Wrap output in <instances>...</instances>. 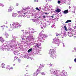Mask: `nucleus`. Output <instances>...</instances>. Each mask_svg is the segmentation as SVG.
Wrapping results in <instances>:
<instances>
[{
    "label": "nucleus",
    "mask_w": 76,
    "mask_h": 76,
    "mask_svg": "<svg viewBox=\"0 0 76 76\" xmlns=\"http://www.w3.org/2000/svg\"><path fill=\"white\" fill-rule=\"evenodd\" d=\"M60 3H61V2L60 1H58V4H60Z\"/></svg>",
    "instance_id": "34"
},
{
    "label": "nucleus",
    "mask_w": 76,
    "mask_h": 76,
    "mask_svg": "<svg viewBox=\"0 0 76 76\" xmlns=\"http://www.w3.org/2000/svg\"><path fill=\"white\" fill-rule=\"evenodd\" d=\"M13 8H12V7H10L9 9H8V12H11L12 11V10H13Z\"/></svg>",
    "instance_id": "13"
},
{
    "label": "nucleus",
    "mask_w": 76,
    "mask_h": 76,
    "mask_svg": "<svg viewBox=\"0 0 76 76\" xmlns=\"http://www.w3.org/2000/svg\"><path fill=\"white\" fill-rule=\"evenodd\" d=\"M13 66H15V64H14Z\"/></svg>",
    "instance_id": "58"
},
{
    "label": "nucleus",
    "mask_w": 76,
    "mask_h": 76,
    "mask_svg": "<svg viewBox=\"0 0 76 76\" xmlns=\"http://www.w3.org/2000/svg\"><path fill=\"white\" fill-rule=\"evenodd\" d=\"M55 51L53 49H50L49 50V54H51L50 57L52 58H54L56 57V54L54 53Z\"/></svg>",
    "instance_id": "4"
},
{
    "label": "nucleus",
    "mask_w": 76,
    "mask_h": 76,
    "mask_svg": "<svg viewBox=\"0 0 76 76\" xmlns=\"http://www.w3.org/2000/svg\"><path fill=\"white\" fill-rule=\"evenodd\" d=\"M56 35L57 37H58V36H60V35H61V34H56Z\"/></svg>",
    "instance_id": "28"
},
{
    "label": "nucleus",
    "mask_w": 76,
    "mask_h": 76,
    "mask_svg": "<svg viewBox=\"0 0 76 76\" xmlns=\"http://www.w3.org/2000/svg\"><path fill=\"white\" fill-rule=\"evenodd\" d=\"M72 13H75V11H72Z\"/></svg>",
    "instance_id": "49"
},
{
    "label": "nucleus",
    "mask_w": 76,
    "mask_h": 76,
    "mask_svg": "<svg viewBox=\"0 0 76 76\" xmlns=\"http://www.w3.org/2000/svg\"><path fill=\"white\" fill-rule=\"evenodd\" d=\"M43 6L44 7L45 10L46 11L48 10L51 7V6L47 4H45V6L44 5Z\"/></svg>",
    "instance_id": "8"
},
{
    "label": "nucleus",
    "mask_w": 76,
    "mask_h": 76,
    "mask_svg": "<svg viewBox=\"0 0 76 76\" xmlns=\"http://www.w3.org/2000/svg\"><path fill=\"white\" fill-rule=\"evenodd\" d=\"M41 21L39 22V24H41Z\"/></svg>",
    "instance_id": "48"
},
{
    "label": "nucleus",
    "mask_w": 76,
    "mask_h": 76,
    "mask_svg": "<svg viewBox=\"0 0 76 76\" xmlns=\"http://www.w3.org/2000/svg\"><path fill=\"white\" fill-rule=\"evenodd\" d=\"M38 75V73H37V72H35L34 73V76H37V75Z\"/></svg>",
    "instance_id": "17"
},
{
    "label": "nucleus",
    "mask_w": 76,
    "mask_h": 76,
    "mask_svg": "<svg viewBox=\"0 0 76 76\" xmlns=\"http://www.w3.org/2000/svg\"><path fill=\"white\" fill-rule=\"evenodd\" d=\"M41 75H45L44 74V72H42V73H41Z\"/></svg>",
    "instance_id": "40"
},
{
    "label": "nucleus",
    "mask_w": 76,
    "mask_h": 76,
    "mask_svg": "<svg viewBox=\"0 0 76 76\" xmlns=\"http://www.w3.org/2000/svg\"><path fill=\"white\" fill-rule=\"evenodd\" d=\"M4 65H5V64H4V63H3L1 64V66H2V68H3V67H4Z\"/></svg>",
    "instance_id": "25"
},
{
    "label": "nucleus",
    "mask_w": 76,
    "mask_h": 76,
    "mask_svg": "<svg viewBox=\"0 0 76 76\" xmlns=\"http://www.w3.org/2000/svg\"><path fill=\"white\" fill-rule=\"evenodd\" d=\"M52 28H53V27H54V25H53L52 26H51Z\"/></svg>",
    "instance_id": "41"
},
{
    "label": "nucleus",
    "mask_w": 76,
    "mask_h": 76,
    "mask_svg": "<svg viewBox=\"0 0 76 76\" xmlns=\"http://www.w3.org/2000/svg\"><path fill=\"white\" fill-rule=\"evenodd\" d=\"M71 0H65V1H70Z\"/></svg>",
    "instance_id": "45"
},
{
    "label": "nucleus",
    "mask_w": 76,
    "mask_h": 76,
    "mask_svg": "<svg viewBox=\"0 0 76 76\" xmlns=\"http://www.w3.org/2000/svg\"><path fill=\"white\" fill-rule=\"evenodd\" d=\"M73 7H75V6H73Z\"/></svg>",
    "instance_id": "60"
},
{
    "label": "nucleus",
    "mask_w": 76,
    "mask_h": 76,
    "mask_svg": "<svg viewBox=\"0 0 76 76\" xmlns=\"http://www.w3.org/2000/svg\"><path fill=\"white\" fill-rule=\"evenodd\" d=\"M25 15H23V17H25Z\"/></svg>",
    "instance_id": "57"
},
{
    "label": "nucleus",
    "mask_w": 76,
    "mask_h": 76,
    "mask_svg": "<svg viewBox=\"0 0 76 76\" xmlns=\"http://www.w3.org/2000/svg\"><path fill=\"white\" fill-rule=\"evenodd\" d=\"M7 22H6V23H5V24H7Z\"/></svg>",
    "instance_id": "54"
},
{
    "label": "nucleus",
    "mask_w": 76,
    "mask_h": 76,
    "mask_svg": "<svg viewBox=\"0 0 76 76\" xmlns=\"http://www.w3.org/2000/svg\"><path fill=\"white\" fill-rule=\"evenodd\" d=\"M10 66H9V65H8L7 66V68L8 67H10Z\"/></svg>",
    "instance_id": "44"
},
{
    "label": "nucleus",
    "mask_w": 76,
    "mask_h": 76,
    "mask_svg": "<svg viewBox=\"0 0 76 76\" xmlns=\"http://www.w3.org/2000/svg\"><path fill=\"white\" fill-rule=\"evenodd\" d=\"M13 39L11 41H7L1 46V48H13L15 47V45L18 44V41L16 40V37L15 36L12 35Z\"/></svg>",
    "instance_id": "2"
},
{
    "label": "nucleus",
    "mask_w": 76,
    "mask_h": 76,
    "mask_svg": "<svg viewBox=\"0 0 76 76\" xmlns=\"http://www.w3.org/2000/svg\"><path fill=\"white\" fill-rule=\"evenodd\" d=\"M23 10H26V9L25 8H23L22 10L20 11H18V13L19 14V15H18V18H19V17L21 16V17H22L23 16Z\"/></svg>",
    "instance_id": "7"
},
{
    "label": "nucleus",
    "mask_w": 76,
    "mask_h": 76,
    "mask_svg": "<svg viewBox=\"0 0 76 76\" xmlns=\"http://www.w3.org/2000/svg\"><path fill=\"white\" fill-rule=\"evenodd\" d=\"M26 31H27V30L25 32L23 33V36H25V35H27V36H28L29 34H27V32H26Z\"/></svg>",
    "instance_id": "14"
},
{
    "label": "nucleus",
    "mask_w": 76,
    "mask_h": 76,
    "mask_svg": "<svg viewBox=\"0 0 76 76\" xmlns=\"http://www.w3.org/2000/svg\"><path fill=\"white\" fill-rule=\"evenodd\" d=\"M68 12H69V11L68 10H67L64 11L63 13H64V14H67V13Z\"/></svg>",
    "instance_id": "16"
},
{
    "label": "nucleus",
    "mask_w": 76,
    "mask_h": 76,
    "mask_svg": "<svg viewBox=\"0 0 76 76\" xmlns=\"http://www.w3.org/2000/svg\"><path fill=\"white\" fill-rule=\"evenodd\" d=\"M8 51H10V48H8Z\"/></svg>",
    "instance_id": "39"
},
{
    "label": "nucleus",
    "mask_w": 76,
    "mask_h": 76,
    "mask_svg": "<svg viewBox=\"0 0 76 76\" xmlns=\"http://www.w3.org/2000/svg\"><path fill=\"white\" fill-rule=\"evenodd\" d=\"M18 5H19V4H18V3H17L16 4V6H18Z\"/></svg>",
    "instance_id": "38"
},
{
    "label": "nucleus",
    "mask_w": 76,
    "mask_h": 76,
    "mask_svg": "<svg viewBox=\"0 0 76 76\" xmlns=\"http://www.w3.org/2000/svg\"><path fill=\"white\" fill-rule=\"evenodd\" d=\"M6 28H8V27L7 26H6Z\"/></svg>",
    "instance_id": "56"
},
{
    "label": "nucleus",
    "mask_w": 76,
    "mask_h": 76,
    "mask_svg": "<svg viewBox=\"0 0 76 76\" xmlns=\"http://www.w3.org/2000/svg\"><path fill=\"white\" fill-rule=\"evenodd\" d=\"M64 27L65 28V31H67V28H66V26H64Z\"/></svg>",
    "instance_id": "30"
},
{
    "label": "nucleus",
    "mask_w": 76,
    "mask_h": 76,
    "mask_svg": "<svg viewBox=\"0 0 76 76\" xmlns=\"http://www.w3.org/2000/svg\"><path fill=\"white\" fill-rule=\"evenodd\" d=\"M63 45V47H65V45H64V43H62Z\"/></svg>",
    "instance_id": "37"
},
{
    "label": "nucleus",
    "mask_w": 76,
    "mask_h": 76,
    "mask_svg": "<svg viewBox=\"0 0 76 76\" xmlns=\"http://www.w3.org/2000/svg\"><path fill=\"white\" fill-rule=\"evenodd\" d=\"M75 48H74V50H75Z\"/></svg>",
    "instance_id": "64"
},
{
    "label": "nucleus",
    "mask_w": 76,
    "mask_h": 76,
    "mask_svg": "<svg viewBox=\"0 0 76 76\" xmlns=\"http://www.w3.org/2000/svg\"><path fill=\"white\" fill-rule=\"evenodd\" d=\"M60 11H61V10H60V9H58L56 10V12H57L58 13L60 12Z\"/></svg>",
    "instance_id": "19"
},
{
    "label": "nucleus",
    "mask_w": 76,
    "mask_h": 76,
    "mask_svg": "<svg viewBox=\"0 0 76 76\" xmlns=\"http://www.w3.org/2000/svg\"><path fill=\"white\" fill-rule=\"evenodd\" d=\"M74 10H76V9H75Z\"/></svg>",
    "instance_id": "62"
},
{
    "label": "nucleus",
    "mask_w": 76,
    "mask_h": 76,
    "mask_svg": "<svg viewBox=\"0 0 76 76\" xmlns=\"http://www.w3.org/2000/svg\"><path fill=\"white\" fill-rule=\"evenodd\" d=\"M68 35L69 37H71V33L70 32H68Z\"/></svg>",
    "instance_id": "26"
},
{
    "label": "nucleus",
    "mask_w": 76,
    "mask_h": 76,
    "mask_svg": "<svg viewBox=\"0 0 76 76\" xmlns=\"http://www.w3.org/2000/svg\"><path fill=\"white\" fill-rule=\"evenodd\" d=\"M0 6H1L2 7H3L4 6V5L3 4L0 3Z\"/></svg>",
    "instance_id": "27"
},
{
    "label": "nucleus",
    "mask_w": 76,
    "mask_h": 76,
    "mask_svg": "<svg viewBox=\"0 0 76 76\" xmlns=\"http://www.w3.org/2000/svg\"><path fill=\"white\" fill-rule=\"evenodd\" d=\"M32 50V48H31L28 50V53H29V52H31V51Z\"/></svg>",
    "instance_id": "23"
},
{
    "label": "nucleus",
    "mask_w": 76,
    "mask_h": 76,
    "mask_svg": "<svg viewBox=\"0 0 76 76\" xmlns=\"http://www.w3.org/2000/svg\"><path fill=\"white\" fill-rule=\"evenodd\" d=\"M4 36L5 35V36L6 37V38H7L9 36V35L6 32H5V33H4Z\"/></svg>",
    "instance_id": "11"
},
{
    "label": "nucleus",
    "mask_w": 76,
    "mask_h": 76,
    "mask_svg": "<svg viewBox=\"0 0 76 76\" xmlns=\"http://www.w3.org/2000/svg\"><path fill=\"white\" fill-rule=\"evenodd\" d=\"M34 2H35V1H36V0H34Z\"/></svg>",
    "instance_id": "59"
},
{
    "label": "nucleus",
    "mask_w": 76,
    "mask_h": 76,
    "mask_svg": "<svg viewBox=\"0 0 76 76\" xmlns=\"http://www.w3.org/2000/svg\"><path fill=\"white\" fill-rule=\"evenodd\" d=\"M36 71L37 72H38V71H39V69H37Z\"/></svg>",
    "instance_id": "47"
},
{
    "label": "nucleus",
    "mask_w": 76,
    "mask_h": 76,
    "mask_svg": "<svg viewBox=\"0 0 76 76\" xmlns=\"http://www.w3.org/2000/svg\"><path fill=\"white\" fill-rule=\"evenodd\" d=\"M61 34L62 38H64V37H66L67 36V35H66V33L65 32L64 33H61Z\"/></svg>",
    "instance_id": "9"
},
{
    "label": "nucleus",
    "mask_w": 76,
    "mask_h": 76,
    "mask_svg": "<svg viewBox=\"0 0 76 76\" xmlns=\"http://www.w3.org/2000/svg\"><path fill=\"white\" fill-rule=\"evenodd\" d=\"M43 18H44L45 19V18H46V16H45L43 15Z\"/></svg>",
    "instance_id": "35"
},
{
    "label": "nucleus",
    "mask_w": 76,
    "mask_h": 76,
    "mask_svg": "<svg viewBox=\"0 0 76 76\" xmlns=\"http://www.w3.org/2000/svg\"><path fill=\"white\" fill-rule=\"evenodd\" d=\"M43 31H42L39 34V36L37 38V42L38 43L37 44L35 43V41H34L32 40V37H30V36L29 34L28 36H24L23 38H22V40L23 41H25L22 42H23L24 45H28V42H31V45H34L33 47L34 48L37 47V48H40L39 47L41 45V44L40 42H43L44 41L41 40L42 39H44L45 38H47V35L45 34H43Z\"/></svg>",
    "instance_id": "1"
},
{
    "label": "nucleus",
    "mask_w": 76,
    "mask_h": 76,
    "mask_svg": "<svg viewBox=\"0 0 76 76\" xmlns=\"http://www.w3.org/2000/svg\"><path fill=\"white\" fill-rule=\"evenodd\" d=\"M18 45L20 46L19 47V48H20V47H22L23 46V43H19L18 44Z\"/></svg>",
    "instance_id": "12"
},
{
    "label": "nucleus",
    "mask_w": 76,
    "mask_h": 76,
    "mask_svg": "<svg viewBox=\"0 0 76 76\" xmlns=\"http://www.w3.org/2000/svg\"><path fill=\"white\" fill-rule=\"evenodd\" d=\"M52 0H48V1H52Z\"/></svg>",
    "instance_id": "50"
},
{
    "label": "nucleus",
    "mask_w": 76,
    "mask_h": 76,
    "mask_svg": "<svg viewBox=\"0 0 76 76\" xmlns=\"http://www.w3.org/2000/svg\"><path fill=\"white\" fill-rule=\"evenodd\" d=\"M74 61H75V62H76V58H75V59L74 60Z\"/></svg>",
    "instance_id": "46"
},
{
    "label": "nucleus",
    "mask_w": 76,
    "mask_h": 76,
    "mask_svg": "<svg viewBox=\"0 0 76 76\" xmlns=\"http://www.w3.org/2000/svg\"><path fill=\"white\" fill-rule=\"evenodd\" d=\"M36 32V31H31V30L28 31H26V32H27V34H29L30 37L31 38L32 40H33V41H35V37H34V35H33V34H34V32Z\"/></svg>",
    "instance_id": "3"
},
{
    "label": "nucleus",
    "mask_w": 76,
    "mask_h": 76,
    "mask_svg": "<svg viewBox=\"0 0 76 76\" xmlns=\"http://www.w3.org/2000/svg\"><path fill=\"white\" fill-rule=\"evenodd\" d=\"M47 24H46V23H45L43 24V25L41 27V28L42 29H44V28H47Z\"/></svg>",
    "instance_id": "10"
},
{
    "label": "nucleus",
    "mask_w": 76,
    "mask_h": 76,
    "mask_svg": "<svg viewBox=\"0 0 76 76\" xmlns=\"http://www.w3.org/2000/svg\"><path fill=\"white\" fill-rule=\"evenodd\" d=\"M36 1L37 2H38L39 1H38V0H37V1Z\"/></svg>",
    "instance_id": "55"
},
{
    "label": "nucleus",
    "mask_w": 76,
    "mask_h": 76,
    "mask_svg": "<svg viewBox=\"0 0 76 76\" xmlns=\"http://www.w3.org/2000/svg\"><path fill=\"white\" fill-rule=\"evenodd\" d=\"M8 31H12V30H10V29H9Z\"/></svg>",
    "instance_id": "42"
},
{
    "label": "nucleus",
    "mask_w": 76,
    "mask_h": 76,
    "mask_svg": "<svg viewBox=\"0 0 76 76\" xmlns=\"http://www.w3.org/2000/svg\"><path fill=\"white\" fill-rule=\"evenodd\" d=\"M73 31H72V33H73V34H76V30H72Z\"/></svg>",
    "instance_id": "24"
},
{
    "label": "nucleus",
    "mask_w": 76,
    "mask_h": 76,
    "mask_svg": "<svg viewBox=\"0 0 76 76\" xmlns=\"http://www.w3.org/2000/svg\"><path fill=\"white\" fill-rule=\"evenodd\" d=\"M43 67H44L43 66H42V65H40L39 66V68L40 69V70H42V68Z\"/></svg>",
    "instance_id": "21"
},
{
    "label": "nucleus",
    "mask_w": 76,
    "mask_h": 76,
    "mask_svg": "<svg viewBox=\"0 0 76 76\" xmlns=\"http://www.w3.org/2000/svg\"><path fill=\"white\" fill-rule=\"evenodd\" d=\"M23 9H26V10H23V11H26L27 9H31V7H28L27 8H23Z\"/></svg>",
    "instance_id": "20"
},
{
    "label": "nucleus",
    "mask_w": 76,
    "mask_h": 76,
    "mask_svg": "<svg viewBox=\"0 0 76 76\" xmlns=\"http://www.w3.org/2000/svg\"><path fill=\"white\" fill-rule=\"evenodd\" d=\"M1 27L2 28L3 27V26H1Z\"/></svg>",
    "instance_id": "61"
},
{
    "label": "nucleus",
    "mask_w": 76,
    "mask_h": 76,
    "mask_svg": "<svg viewBox=\"0 0 76 76\" xmlns=\"http://www.w3.org/2000/svg\"><path fill=\"white\" fill-rule=\"evenodd\" d=\"M24 15H27V14H28V13L27 12H26L25 13H24Z\"/></svg>",
    "instance_id": "36"
},
{
    "label": "nucleus",
    "mask_w": 76,
    "mask_h": 76,
    "mask_svg": "<svg viewBox=\"0 0 76 76\" xmlns=\"http://www.w3.org/2000/svg\"><path fill=\"white\" fill-rule=\"evenodd\" d=\"M70 8H71V7L69 6V9H70Z\"/></svg>",
    "instance_id": "51"
},
{
    "label": "nucleus",
    "mask_w": 76,
    "mask_h": 76,
    "mask_svg": "<svg viewBox=\"0 0 76 76\" xmlns=\"http://www.w3.org/2000/svg\"><path fill=\"white\" fill-rule=\"evenodd\" d=\"M53 41L52 42V43L53 44H60V40L57 37H55L54 39H53Z\"/></svg>",
    "instance_id": "5"
},
{
    "label": "nucleus",
    "mask_w": 76,
    "mask_h": 76,
    "mask_svg": "<svg viewBox=\"0 0 76 76\" xmlns=\"http://www.w3.org/2000/svg\"><path fill=\"white\" fill-rule=\"evenodd\" d=\"M12 26L13 28H14V29H16V28H18L19 26L20 27L22 25L19 24L18 23H14L12 24Z\"/></svg>",
    "instance_id": "6"
},
{
    "label": "nucleus",
    "mask_w": 76,
    "mask_h": 76,
    "mask_svg": "<svg viewBox=\"0 0 76 76\" xmlns=\"http://www.w3.org/2000/svg\"><path fill=\"white\" fill-rule=\"evenodd\" d=\"M18 15V14L16 13H13L12 14V16L13 18H15Z\"/></svg>",
    "instance_id": "15"
},
{
    "label": "nucleus",
    "mask_w": 76,
    "mask_h": 76,
    "mask_svg": "<svg viewBox=\"0 0 76 76\" xmlns=\"http://www.w3.org/2000/svg\"><path fill=\"white\" fill-rule=\"evenodd\" d=\"M33 22H35V20H34V19H33Z\"/></svg>",
    "instance_id": "52"
},
{
    "label": "nucleus",
    "mask_w": 76,
    "mask_h": 76,
    "mask_svg": "<svg viewBox=\"0 0 76 76\" xmlns=\"http://www.w3.org/2000/svg\"><path fill=\"white\" fill-rule=\"evenodd\" d=\"M55 14H53V15L50 16V18H54V15H55Z\"/></svg>",
    "instance_id": "32"
},
{
    "label": "nucleus",
    "mask_w": 76,
    "mask_h": 76,
    "mask_svg": "<svg viewBox=\"0 0 76 76\" xmlns=\"http://www.w3.org/2000/svg\"><path fill=\"white\" fill-rule=\"evenodd\" d=\"M36 10H38L39 11V10H40L38 8V7H36Z\"/></svg>",
    "instance_id": "33"
},
{
    "label": "nucleus",
    "mask_w": 76,
    "mask_h": 76,
    "mask_svg": "<svg viewBox=\"0 0 76 76\" xmlns=\"http://www.w3.org/2000/svg\"><path fill=\"white\" fill-rule=\"evenodd\" d=\"M0 41L1 42H4V40L3 39V37H0Z\"/></svg>",
    "instance_id": "18"
},
{
    "label": "nucleus",
    "mask_w": 76,
    "mask_h": 76,
    "mask_svg": "<svg viewBox=\"0 0 76 76\" xmlns=\"http://www.w3.org/2000/svg\"><path fill=\"white\" fill-rule=\"evenodd\" d=\"M44 14H45V15H48V14H49V13H48L47 12H44Z\"/></svg>",
    "instance_id": "31"
},
{
    "label": "nucleus",
    "mask_w": 76,
    "mask_h": 76,
    "mask_svg": "<svg viewBox=\"0 0 76 76\" xmlns=\"http://www.w3.org/2000/svg\"><path fill=\"white\" fill-rule=\"evenodd\" d=\"M75 20H76V18H75ZM75 22H76V20Z\"/></svg>",
    "instance_id": "63"
},
{
    "label": "nucleus",
    "mask_w": 76,
    "mask_h": 76,
    "mask_svg": "<svg viewBox=\"0 0 76 76\" xmlns=\"http://www.w3.org/2000/svg\"><path fill=\"white\" fill-rule=\"evenodd\" d=\"M72 22V20H67L66 22H65V23H69V22Z\"/></svg>",
    "instance_id": "22"
},
{
    "label": "nucleus",
    "mask_w": 76,
    "mask_h": 76,
    "mask_svg": "<svg viewBox=\"0 0 76 76\" xmlns=\"http://www.w3.org/2000/svg\"><path fill=\"white\" fill-rule=\"evenodd\" d=\"M49 65H50V66L51 67V66H52V64H49Z\"/></svg>",
    "instance_id": "43"
},
{
    "label": "nucleus",
    "mask_w": 76,
    "mask_h": 76,
    "mask_svg": "<svg viewBox=\"0 0 76 76\" xmlns=\"http://www.w3.org/2000/svg\"><path fill=\"white\" fill-rule=\"evenodd\" d=\"M11 69H13V67H11Z\"/></svg>",
    "instance_id": "53"
},
{
    "label": "nucleus",
    "mask_w": 76,
    "mask_h": 76,
    "mask_svg": "<svg viewBox=\"0 0 76 76\" xmlns=\"http://www.w3.org/2000/svg\"><path fill=\"white\" fill-rule=\"evenodd\" d=\"M54 10H53V9H52L51 10V12L52 13H53V12H54Z\"/></svg>",
    "instance_id": "29"
}]
</instances>
